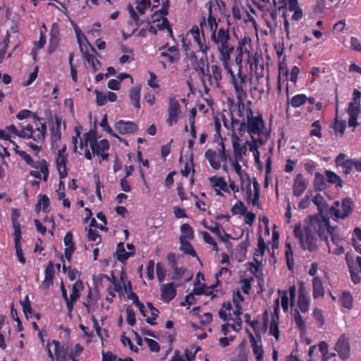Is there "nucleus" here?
Segmentation results:
<instances>
[{
  "label": "nucleus",
  "instance_id": "dca6fc26",
  "mask_svg": "<svg viewBox=\"0 0 361 361\" xmlns=\"http://www.w3.org/2000/svg\"><path fill=\"white\" fill-rule=\"evenodd\" d=\"M134 255L133 252H126L123 242L118 243L116 247V251L114 257L120 262H125L130 257Z\"/></svg>",
  "mask_w": 361,
  "mask_h": 361
},
{
  "label": "nucleus",
  "instance_id": "6e6552de",
  "mask_svg": "<svg viewBox=\"0 0 361 361\" xmlns=\"http://www.w3.org/2000/svg\"><path fill=\"white\" fill-rule=\"evenodd\" d=\"M180 113V104L178 100L174 98H171L169 99L168 108L169 117L166 120V122L169 126H172L173 123H176L178 122V118Z\"/></svg>",
  "mask_w": 361,
  "mask_h": 361
},
{
  "label": "nucleus",
  "instance_id": "4d7b16f0",
  "mask_svg": "<svg viewBox=\"0 0 361 361\" xmlns=\"http://www.w3.org/2000/svg\"><path fill=\"white\" fill-rule=\"evenodd\" d=\"M137 3L138 5L136 6V9L141 15L145 13L147 6L150 5L149 0H140V2L137 1Z\"/></svg>",
  "mask_w": 361,
  "mask_h": 361
},
{
  "label": "nucleus",
  "instance_id": "9d476101",
  "mask_svg": "<svg viewBox=\"0 0 361 361\" xmlns=\"http://www.w3.org/2000/svg\"><path fill=\"white\" fill-rule=\"evenodd\" d=\"M322 238H319L321 240H324L326 244H328L327 235L331 237V240L334 244L337 245L340 241L339 235L337 234V227L331 226L329 223L326 221V224L322 225Z\"/></svg>",
  "mask_w": 361,
  "mask_h": 361
},
{
  "label": "nucleus",
  "instance_id": "052dcab7",
  "mask_svg": "<svg viewBox=\"0 0 361 361\" xmlns=\"http://www.w3.org/2000/svg\"><path fill=\"white\" fill-rule=\"evenodd\" d=\"M67 161V156H57L56 160L57 169L66 168Z\"/></svg>",
  "mask_w": 361,
  "mask_h": 361
},
{
  "label": "nucleus",
  "instance_id": "20e7f679",
  "mask_svg": "<svg viewBox=\"0 0 361 361\" xmlns=\"http://www.w3.org/2000/svg\"><path fill=\"white\" fill-rule=\"evenodd\" d=\"M253 114L252 109L247 107L246 109V118L248 123V133L251 135L253 142H259V144L262 145L264 141L259 135L264 128V121L261 115L254 116Z\"/></svg>",
  "mask_w": 361,
  "mask_h": 361
},
{
  "label": "nucleus",
  "instance_id": "f3484780",
  "mask_svg": "<svg viewBox=\"0 0 361 361\" xmlns=\"http://www.w3.org/2000/svg\"><path fill=\"white\" fill-rule=\"evenodd\" d=\"M248 336L251 343L253 353L256 357V361H262L264 358V350L262 344H258L255 336L252 333H248Z\"/></svg>",
  "mask_w": 361,
  "mask_h": 361
},
{
  "label": "nucleus",
  "instance_id": "b1692460",
  "mask_svg": "<svg viewBox=\"0 0 361 361\" xmlns=\"http://www.w3.org/2000/svg\"><path fill=\"white\" fill-rule=\"evenodd\" d=\"M51 343L54 345L55 360L63 361L66 355L67 349L56 340H53Z\"/></svg>",
  "mask_w": 361,
  "mask_h": 361
},
{
  "label": "nucleus",
  "instance_id": "e2e57ef3",
  "mask_svg": "<svg viewBox=\"0 0 361 361\" xmlns=\"http://www.w3.org/2000/svg\"><path fill=\"white\" fill-rule=\"evenodd\" d=\"M170 5L169 0H166L163 2L161 9L158 10L157 12H159V15L161 17H165L169 13V7Z\"/></svg>",
  "mask_w": 361,
  "mask_h": 361
},
{
  "label": "nucleus",
  "instance_id": "5701e85b",
  "mask_svg": "<svg viewBox=\"0 0 361 361\" xmlns=\"http://www.w3.org/2000/svg\"><path fill=\"white\" fill-rule=\"evenodd\" d=\"M250 243L248 239V235H247L245 240L241 242L237 248L236 257L239 262H243L245 259L247 252V248L250 246Z\"/></svg>",
  "mask_w": 361,
  "mask_h": 361
},
{
  "label": "nucleus",
  "instance_id": "ddd939ff",
  "mask_svg": "<svg viewBox=\"0 0 361 361\" xmlns=\"http://www.w3.org/2000/svg\"><path fill=\"white\" fill-rule=\"evenodd\" d=\"M176 295V290L173 283L163 284L161 286V296L165 302H170Z\"/></svg>",
  "mask_w": 361,
  "mask_h": 361
},
{
  "label": "nucleus",
  "instance_id": "a878e982",
  "mask_svg": "<svg viewBox=\"0 0 361 361\" xmlns=\"http://www.w3.org/2000/svg\"><path fill=\"white\" fill-rule=\"evenodd\" d=\"M325 175L327 179V181L331 184H335L336 187L342 188L343 187V180L340 176H338L336 173L331 171L326 170L325 171Z\"/></svg>",
  "mask_w": 361,
  "mask_h": 361
},
{
  "label": "nucleus",
  "instance_id": "393cba45",
  "mask_svg": "<svg viewBox=\"0 0 361 361\" xmlns=\"http://www.w3.org/2000/svg\"><path fill=\"white\" fill-rule=\"evenodd\" d=\"M179 240L180 243V250L181 251H183L185 255L197 257L196 252L193 249L192 245L190 243L185 239V237H180Z\"/></svg>",
  "mask_w": 361,
  "mask_h": 361
},
{
  "label": "nucleus",
  "instance_id": "4c0bfd02",
  "mask_svg": "<svg viewBox=\"0 0 361 361\" xmlns=\"http://www.w3.org/2000/svg\"><path fill=\"white\" fill-rule=\"evenodd\" d=\"M347 111L349 116H358L360 113V104L355 102H350Z\"/></svg>",
  "mask_w": 361,
  "mask_h": 361
},
{
  "label": "nucleus",
  "instance_id": "7c9ffc66",
  "mask_svg": "<svg viewBox=\"0 0 361 361\" xmlns=\"http://www.w3.org/2000/svg\"><path fill=\"white\" fill-rule=\"evenodd\" d=\"M286 259L287 263V267L289 270H292L294 265V260H293V253L292 250V247L290 245V243L288 242H286Z\"/></svg>",
  "mask_w": 361,
  "mask_h": 361
},
{
  "label": "nucleus",
  "instance_id": "bf43d9fd",
  "mask_svg": "<svg viewBox=\"0 0 361 361\" xmlns=\"http://www.w3.org/2000/svg\"><path fill=\"white\" fill-rule=\"evenodd\" d=\"M61 132L58 129L54 128L51 130V142L52 145H56L61 140Z\"/></svg>",
  "mask_w": 361,
  "mask_h": 361
},
{
  "label": "nucleus",
  "instance_id": "4468645a",
  "mask_svg": "<svg viewBox=\"0 0 361 361\" xmlns=\"http://www.w3.org/2000/svg\"><path fill=\"white\" fill-rule=\"evenodd\" d=\"M44 279L42 281V286L44 289H48L53 285V279L54 277V266L51 261L48 263L44 271Z\"/></svg>",
  "mask_w": 361,
  "mask_h": 361
},
{
  "label": "nucleus",
  "instance_id": "de8ad7c7",
  "mask_svg": "<svg viewBox=\"0 0 361 361\" xmlns=\"http://www.w3.org/2000/svg\"><path fill=\"white\" fill-rule=\"evenodd\" d=\"M37 166H38L37 169H39L40 171L44 174L43 180L44 181H47L49 176V169L47 161L44 159H43Z\"/></svg>",
  "mask_w": 361,
  "mask_h": 361
},
{
  "label": "nucleus",
  "instance_id": "e433bc0d",
  "mask_svg": "<svg viewBox=\"0 0 361 361\" xmlns=\"http://www.w3.org/2000/svg\"><path fill=\"white\" fill-rule=\"evenodd\" d=\"M41 205H42V209L45 211L49 205V199L46 195H39V199L36 205V211L39 212L41 209Z\"/></svg>",
  "mask_w": 361,
  "mask_h": 361
},
{
  "label": "nucleus",
  "instance_id": "a211bd4d",
  "mask_svg": "<svg viewBox=\"0 0 361 361\" xmlns=\"http://www.w3.org/2000/svg\"><path fill=\"white\" fill-rule=\"evenodd\" d=\"M302 286H303V283H300V289H299V297H298V306L301 312H305L307 311L308 307H309V300H308V298H307L306 294L304 293Z\"/></svg>",
  "mask_w": 361,
  "mask_h": 361
},
{
  "label": "nucleus",
  "instance_id": "2eb2a0df",
  "mask_svg": "<svg viewBox=\"0 0 361 361\" xmlns=\"http://www.w3.org/2000/svg\"><path fill=\"white\" fill-rule=\"evenodd\" d=\"M307 187V183L301 174H298L293 183V195L300 196Z\"/></svg>",
  "mask_w": 361,
  "mask_h": 361
},
{
  "label": "nucleus",
  "instance_id": "864d4df0",
  "mask_svg": "<svg viewBox=\"0 0 361 361\" xmlns=\"http://www.w3.org/2000/svg\"><path fill=\"white\" fill-rule=\"evenodd\" d=\"M15 248H16V255H17V257H18V259L19 262L20 263H22V264H25V257L23 255V250H22V248H21L20 240L15 241Z\"/></svg>",
  "mask_w": 361,
  "mask_h": 361
},
{
  "label": "nucleus",
  "instance_id": "5fc2aeb1",
  "mask_svg": "<svg viewBox=\"0 0 361 361\" xmlns=\"http://www.w3.org/2000/svg\"><path fill=\"white\" fill-rule=\"evenodd\" d=\"M145 342L147 343L149 349L152 352H159L160 350V346L159 343L153 339L145 338Z\"/></svg>",
  "mask_w": 361,
  "mask_h": 361
},
{
  "label": "nucleus",
  "instance_id": "423d86ee",
  "mask_svg": "<svg viewBox=\"0 0 361 361\" xmlns=\"http://www.w3.org/2000/svg\"><path fill=\"white\" fill-rule=\"evenodd\" d=\"M83 38L87 45H85V49H84V52L82 53V54L85 57L86 61L91 64L94 71H97L99 69L101 66L100 61L95 58V54L98 55V53L95 48L90 44V42L87 41L85 35H83Z\"/></svg>",
  "mask_w": 361,
  "mask_h": 361
},
{
  "label": "nucleus",
  "instance_id": "58836bf2",
  "mask_svg": "<svg viewBox=\"0 0 361 361\" xmlns=\"http://www.w3.org/2000/svg\"><path fill=\"white\" fill-rule=\"evenodd\" d=\"M347 261H348V259ZM348 265L352 281L353 282L354 284H358L361 281V277L356 271L357 270H355L353 264H350L349 262H348Z\"/></svg>",
  "mask_w": 361,
  "mask_h": 361
},
{
  "label": "nucleus",
  "instance_id": "603ef678",
  "mask_svg": "<svg viewBox=\"0 0 361 361\" xmlns=\"http://www.w3.org/2000/svg\"><path fill=\"white\" fill-rule=\"evenodd\" d=\"M13 227L14 229V241L20 240L21 232L20 224L18 221H12Z\"/></svg>",
  "mask_w": 361,
  "mask_h": 361
},
{
  "label": "nucleus",
  "instance_id": "ea45409f",
  "mask_svg": "<svg viewBox=\"0 0 361 361\" xmlns=\"http://www.w3.org/2000/svg\"><path fill=\"white\" fill-rule=\"evenodd\" d=\"M253 188H254V197L252 200V203L253 205L258 206L259 204V198L260 185L257 181L256 178H254Z\"/></svg>",
  "mask_w": 361,
  "mask_h": 361
},
{
  "label": "nucleus",
  "instance_id": "4be33fe9",
  "mask_svg": "<svg viewBox=\"0 0 361 361\" xmlns=\"http://www.w3.org/2000/svg\"><path fill=\"white\" fill-rule=\"evenodd\" d=\"M331 128L336 136L342 137L346 128L345 121L339 120L336 115L334 118V122L331 125Z\"/></svg>",
  "mask_w": 361,
  "mask_h": 361
},
{
  "label": "nucleus",
  "instance_id": "3c124183",
  "mask_svg": "<svg viewBox=\"0 0 361 361\" xmlns=\"http://www.w3.org/2000/svg\"><path fill=\"white\" fill-rule=\"evenodd\" d=\"M94 92L96 94V102L97 105H104L107 101L106 95L104 93L99 92L98 90H95Z\"/></svg>",
  "mask_w": 361,
  "mask_h": 361
},
{
  "label": "nucleus",
  "instance_id": "37998d69",
  "mask_svg": "<svg viewBox=\"0 0 361 361\" xmlns=\"http://www.w3.org/2000/svg\"><path fill=\"white\" fill-rule=\"evenodd\" d=\"M269 334L273 335L276 340L279 338V330L278 326L277 320L274 317L272 318L270 328H269Z\"/></svg>",
  "mask_w": 361,
  "mask_h": 361
},
{
  "label": "nucleus",
  "instance_id": "49530a36",
  "mask_svg": "<svg viewBox=\"0 0 361 361\" xmlns=\"http://www.w3.org/2000/svg\"><path fill=\"white\" fill-rule=\"evenodd\" d=\"M50 40L59 42V28L56 23H54L50 31Z\"/></svg>",
  "mask_w": 361,
  "mask_h": 361
},
{
  "label": "nucleus",
  "instance_id": "79ce46f5",
  "mask_svg": "<svg viewBox=\"0 0 361 361\" xmlns=\"http://www.w3.org/2000/svg\"><path fill=\"white\" fill-rule=\"evenodd\" d=\"M246 207L244 206L243 202L241 201H238L233 207L231 208V212L233 215L240 214H245L246 212Z\"/></svg>",
  "mask_w": 361,
  "mask_h": 361
},
{
  "label": "nucleus",
  "instance_id": "412c9836",
  "mask_svg": "<svg viewBox=\"0 0 361 361\" xmlns=\"http://www.w3.org/2000/svg\"><path fill=\"white\" fill-rule=\"evenodd\" d=\"M208 24L209 26V28L212 31V35L211 39L212 40H215V35H216V30L218 27V23L216 20V18L212 16V4H209V6L208 8Z\"/></svg>",
  "mask_w": 361,
  "mask_h": 361
},
{
  "label": "nucleus",
  "instance_id": "2f4dec72",
  "mask_svg": "<svg viewBox=\"0 0 361 361\" xmlns=\"http://www.w3.org/2000/svg\"><path fill=\"white\" fill-rule=\"evenodd\" d=\"M210 182L213 184L214 188H219L223 191L228 192L227 183L225 182L223 178H218L213 176L209 178Z\"/></svg>",
  "mask_w": 361,
  "mask_h": 361
},
{
  "label": "nucleus",
  "instance_id": "f257e3e1",
  "mask_svg": "<svg viewBox=\"0 0 361 361\" xmlns=\"http://www.w3.org/2000/svg\"><path fill=\"white\" fill-rule=\"evenodd\" d=\"M316 214L307 216L302 224L295 225L294 235L300 241L301 247L310 252L316 249Z\"/></svg>",
  "mask_w": 361,
  "mask_h": 361
},
{
  "label": "nucleus",
  "instance_id": "f8f14e48",
  "mask_svg": "<svg viewBox=\"0 0 361 361\" xmlns=\"http://www.w3.org/2000/svg\"><path fill=\"white\" fill-rule=\"evenodd\" d=\"M33 118L34 123L37 126L35 131H38L39 133L35 135L32 133V137H31L30 139H32L35 142H43L47 132V126L44 123L40 122V119L36 114H33Z\"/></svg>",
  "mask_w": 361,
  "mask_h": 361
},
{
  "label": "nucleus",
  "instance_id": "338daca9",
  "mask_svg": "<svg viewBox=\"0 0 361 361\" xmlns=\"http://www.w3.org/2000/svg\"><path fill=\"white\" fill-rule=\"evenodd\" d=\"M243 215L245 223L250 226L252 225L256 217L255 214L252 212H245Z\"/></svg>",
  "mask_w": 361,
  "mask_h": 361
},
{
  "label": "nucleus",
  "instance_id": "a18cd8bd",
  "mask_svg": "<svg viewBox=\"0 0 361 361\" xmlns=\"http://www.w3.org/2000/svg\"><path fill=\"white\" fill-rule=\"evenodd\" d=\"M127 322L129 325L133 326L135 324V314L133 309L130 306L126 308Z\"/></svg>",
  "mask_w": 361,
  "mask_h": 361
},
{
  "label": "nucleus",
  "instance_id": "a19ab883",
  "mask_svg": "<svg viewBox=\"0 0 361 361\" xmlns=\"http://www.w3.org/2000/svg\"><path fill=\"white\" fill-rule=\"evenodd\" d=\"M311 201L316 204V196H312V194L310 195L307 194L305 197L300 201L299 208L302 209H306L310 205Z\"/></svg>",
  "mask_w": 361,
  "mask_h": 361
},
{
  "label": "nucleus",
  "instance_id": "aec40b11",
  "mask_svg": "<svg viewBox=\"0 0 361 361\" xmlns=\"http://www.w3.org/2000/svg\"><path fill=\"white\" fill-rule=\"evenodd\" d=\"M342 213L339 212V218L345 219L353 212V202L350 198L345 197L341 203Z\"/></svg>",
  "mask_w": 361,
  "mask_h": 361
},
{
  "label": "nucleus",
  "instance_id": "473e14b6",
  "mask_svg": "<svg viewBox=\"0 0 361 361\" xmlns=\"http://www.w3.org/2000/svg\"><path fill=\"white\" fill-rule=\"evenodd\" d=\"M307 97L305 94H300L295 95L290 100V104L294 108H298L305 103ZM289 104V102H288Z\"/></svg>",
  "mask_w": 361,
  "mask_h": 361
},
{
  "label": "nucleus",
  "instance_id": "39448f33",
  "mask_svg": "<svg viewBox=\"0 0 361 361\" xmlns=\"http://www.w3.org/2000/svg\"><path fill=\"white\" fill-rule=\"evenodd\" d=\"M230 39L228 30L220 28L215 35V40H212L217 45L221 62L226 63V60H230L231 54L234 50V47L229 44Z\"/></svg>",
  "mask_w": 361,
  "mask_h": 361
},
{
  "label": "nucleus",
  "instance_id": "1a4fd4ad",
  "mask_svg": "<svg viewBox=\"0 0 361 361\" xmlns=\"http://www.w3.org/2000/svg\"><path fill=\"white\" fill-rule=\"evenodd\" d=\"M238 76L239 80H238L232 81V83L235 91L237 103H240V104L241 105V108H243L244 99L246 97L247 94L243 88L242 83L245 82L246 76L242 75V73H238Z\"/></svg>",
  "mask_w": 361,
  "mask_h": 361
},
{
  "label": "nucleus",
  "instance_id": "7ed1b4c3",
  "mask_svg": "<svg viewBox=\"0 0 361 361\" xmlns=\"http://www.w3.org/2000/svg\"><path fill=\"white\" fill-rule=\"evenodd\" d=\"M339 202L335 201L329 205L319 194L317 193V235L322 238L323 226L326 221L329 223L330 218L339 219Z\"/></svg>",
  "mask_w": 361,
  "mask_h": 361
},
{
  "label": "nucleus",
  "instance_id": "9b49d317",
  "mask_svg": "<svg viewBox=\"0 0 361 361\" xmlns=\"http://www.w3.org/2000/svg\"><path fill=\"white\" fill-rule=\"evenodd\" d=\"M115 128L120 134H130L137 131V126L133 121H118L115 124Z\"/></svg>",
  "mask_w": 361,
  "mask_h": 361
},
{
  "label": "nucleus",
  "instance_id": "72a5a7b5",
  "mask_svg": "<svg viewBox=\"0 0 361 361\" xmlns=\"http://www.w3.org/2000/svg\"><path fill=\"white\" fill-rule=\"evenodd\" d=\"M180 231L183 234L180 237H185V239L187 238L189 240H192L194 238V231L192 227L188 224H183L180 226Z\"/></svg>",
  "mask_w": 361,
  "mask_h": 361
},
{
  "label": "nucleus",
  "instance_id": "6e6d98bb",
  "mask_svg": "<svg viewBox=\"0 0 361 361\" xmlns=\"http://www.w3.org/2000/svg\"><path fill=\"white\" fill-rule=\"evenodd\" d=\"M121 341L123 345L126 346L128 345L131 350L135 353L138 352V348L135 347L130 339L124 334L121 336Z\"/></svg>",
  "mask_w": 361,
  "mask_h": 361
},
{
  "label": "nucleus",
  "instance_id": "69168bd1",
  "mask_svg": "<svg viewBox=\"0 0 361 361\" xmlns=\"http://www.w3.org/2000/svg\"><path fill=\"white\" fill-rule=\"evenodd\" d=\"M350 47L352 49L361 52V44L357 37H351Z\"/></svg>",
  "mask_w": 361,
  "mask_h": 361
},
{
  "label": "nucleus",
  "instance_id": "c756f323",
  "mask_svg": "<svg viewBox=\"0 0 361 361\" xmlns=\"http://www.w3.org/2000/svg\"><path fill=\"white\" fill-rule=\"evenodd\" d=\"M207 228L217 235L223 242H226L229 238H231V235L226 233L224 231H221L218 224H216V226L207 227Z\"/></svg>",
  "mask_w": 361,
  "mask_h": 361
},
{
  "label": "nucleus",
  "instance_id": "c9c22d12",
  "mask_svg": "<svg viewBox=\"0 0 361 361\" xmlns=\"http://www.w3.org/2000/svg\"><path fill=\"white\" fill-rule=\"evenodd\" d=\"M147 306L149 307V309L152 311L151 312V314H152V317H149V318H147L146 319V322L151 324V325H154L156 324V322H154L155 319L157 318L158 317V314H159V310L157 309H156L152 302H147Z\"/></svg>",
  "mask_w": 361,
  "mask_h": 361
},
{
  "label": "nucleus",
  "instance_id": "c03bdc74",
  "mask_svg": "<svg viewBox=\"0 0 361 361\" xmlns=\"http://www.w3.org/2000/svg\"><path fill=\"white\" fill-rule=\"evenodd\" d=\"M16 154H18L22 159H23L27 165L31 166L36 169L38 168V166L35 164L34 160L32 159V157L30 155H28L25 152L16 151Z\"/></svg>",
  "mask_w": 361,
  "mask_h": 361
},
{
  "label": "nucleus",
  "instance_id": "774afa93",
  "mask_svg": "<svg viewBox=\"0 0 361 361\" xmlns=\"http://www.w3.org/2000/svg\"><path fill=\"white\" fill-rule=\"evenodd\" d=\"M231 361H247V355L245 352L243 350H240V352H238V355L235 356Z\"/></svg>",
  "mask_w": 361,
  "mask_h": 361
},
{
  "label": "nucleus",
  "instance_id": "c85d7f7f",
  "mask_svg": "<svg viewBox=\"0 0 361 361\" xmlns=\"http://www.w3.org/2000/svg\"><path fill=\"white\" fill-rule=\"evenodd\" d=\"M319 350L322 355V360L327 361L331 357L336 356L334 353H329L328 351V344L325 341H321L318 344Z\"/></svg>",
  "mask_w": 361,
  "mask_h": 361
},
{
  "label": "nucleus",
  "instance_id": "680f3d73",
  "mask_svg": "<svg viewBox=\"0 0 361 361\" xmlns=\"http://www.w3.org/2000/svg\"><path fill=\"white\" fill-rule=\"evenodd\" d=\"M149 80H148V85L150 86L152 88H158L159 84H158V80L156 75L153 73L149 71Z\"/></svg>",
  "mask_w": 361,
  "mask_h": 361
},
{
  "label": "nucleus",
  "instance_id": "8fccbe9b",
  "mask_svg": "<svg viewBox=\"0 0 361 361\" xmlns=\"http://www.w3.org/2000/svg\"><path fill=\"white\" fill-rule=\"evenodd\" d=\"M75 33L77 36L78 42L80 47V51L81 53L84 52V49H85V45H87L84 38H83V34H82V37L80 36V30L75 27Z\"/></svg>",
  "mask_w": 361,
  "mask_h": 361
},
{
  "label": "nucleus",
  "instance_id": "bb28decb",
  "mask_svg": "<svg viewBox=\"0 0 361 361\" xmlns=\"http://www.w3.org/2000/svg\"><path fill=\"white\" fill-rule=\"evenodd\" d=\"M130 99L132 104L137 109L140 108V87H134L130 90Z\"/></svg>",
  "mask_w": 361,
  "mask_h": 361
},
{
  "label": "nucleus",
  "instance_id": "09e8293b",
  "mask_svg": "<svg viewBox=\"0 0 361 361\" xmlns=\"http://www.w3.org/2000/svg\"><path fill=\"white\" fill-rule=\"evenodd\" d=\"M283 75L286 78L288 76V69L286 63L284 59L283 61L279 63V80L281 78V75Z\"/></svg>",
  "mask_w": 361,
  "mask_h": 361
},
{
  "label": "nucleus",
  "instance_id": "f704fd0d",
  "mask_svg": "<svg viewBox=\"0 0 361 361\" xmlns=\"http://www.w3.org/2000/svg\"><path fill=\"white\" fill-rule=\"evenodd\" d=\"M83 137L85 138V147L87 146L88 143H90V145L91 146L92 144L97 142V130L95 129L90 130L88 133H86Z\"/></svg>",
  "mask_w": 361,
  "mask_h": 361
},
{
  "label": "nucleus",
  "instance_id": "0eeeda50",
  "mask_svg": "<svg viewBox=\"0 0 361 361\" xmlns=\"http://www.w3.org/2000/svg\"><path fill=\"white\" fill-rule=\"evenodd\" d=\"M335 350L342 360H346L350 357L349 339L345 336H341L335 345Z\"/></svg>",
  "mask_w": 361,
  "mask_h": 361
},
{
  "label": "nucleus",
  "instance_id": "cd10ccee",
  "mask_svg": "<svg viewBox=\"0 0 361 361\" xmlns=\"http://www.w3.org/2000/svg\"><path fill=\"white\" fill-rule=\"evenodd\" d=\"M342 307L350 310L353 307V297L349 291H343L340 298Z\"/></svg>",
  "mask_w": 361,
  "mask_h": 361
},
{
  "label": "nucleus",
  "instance_id": "0e129e2a",
  "mask_svg": "<svg viewBox=\"0 0 361 361\" xmlns=\"http://www.w3.org/2000/svg\"><path fill=\"white\" fill-rule=\"evenodd\" d=\"M172 268L173 269L174 276H173L171 279L173 280L181 278L185 271V269L182 267L178 268L177 266H174Z\"/></svg>",
  "mask_w": 361,
  "mask_h": 361
},
{
  "label": "nucleus",
  "instance_id": "13d9d810",
  "mask_svg": "<svg viewBox=\"0 0 361 361\" xmlns=\"http://www.w3.org/2000/svg\"><path fill=\"white\" fill-rule=\"evenodd\" d=\"M157 276L159 282H162L165 278L166 271L161 263H157L156 266Z\"/></svg>",
  "mask_w": 361,
  "mask_h": 361
},
{
  "label": "nucleus",
  "instance_id": "6ab92c4d",
  "mask_svg": "<svg viewBox=\"0 0 361 361\" xmlns=\"http://www.w3.org/2000/svg\"><path fill=\"white\" fill-rule=\"evenodd\" d=\"M239 140L238 136L235 133H233L231 135V141L233 152L236 159L240 158L243 154L245 152V149L240 145Z\"/></svg>",
  "mask_w": 361,
  "mask_h": 361
},
{
  "label": "nucleus",
  "instance_id": "f03ea898",
  "mask_svg": "<svg viewBox=\"0 0 361 361\" xmlns=\"http://www.w3.org/2000/svg\"><path fill=\"white\" fill-rule=\"evenodd\" d=\"M198 75L202 82L204 92L207 93L209 88L206 85V80L209 84L215 87H219V82L222 79L221 71L217 65H212L210 67L207 59H200L198 61V68L197 69Z\"/></svg>",
  "mask_w": 361,
  "mask_h": 361
}]
</instances>
